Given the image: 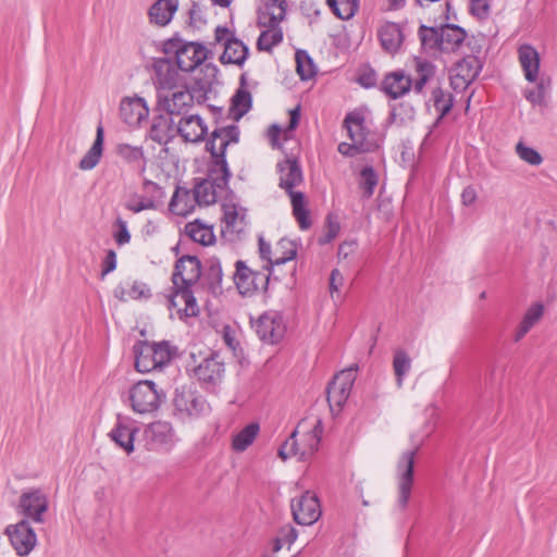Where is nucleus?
Wrapping results in <instances>:
<instances>
[{"instance_id":"nucleus-1","label":"nucleus","mask_w":557,"mask_h":557,"mask_svg":"<svg viewBox=\"0 0 557 557\" xmlns=\"http://www.w3.org/2000/svg\"><path fill=\"white\" fill-rule=\"evenodd\" d=\"M322 433L323 428L320 419H304L282 444L278 456L283 460L293 456H297L299 460L308 459L318 450Z\"/></svg>"},{"instance_id":"nucleus-2","label":"nucleus","mask_w":557,"mask_h":557,"mask_svg":"<svg viewBox=\"0 0 557 557\" xmlns=\"http://www.w3.org/2000/svg\"><path fill=\"white\" fill-rule=\"evenodd\" d=\"M280 183L278 186L290 197L293 214L301 230L311 226L309 212L306 209L305 195L301 191H295L294 188L304 181L301 168L296 159L286 158L276 165Z\"/></svg>"},{"instance_id":"nucleus-3","label":"nucleus","mask_w":557,"mask_h":557,"mask_svg":"<svg viewBox=\"0 0 557 557\" xmlns=\"http://www.w3.org/2000/svg\"><path fill=\"white\" fill-rule=\"evenodd\" d=\"M286 14L285 0H265L258 11V25L262 28L257 40V47L262 51H271L283 40L280 23Z\"/></svg>"},{"instance_id":"nucleus-4","label":"nucleus","mask_w":557,"mask_h":557,"mask_svg":"<svg viewBox=\"0 0 557 557\" xmlns=\"http://www.w3.org/2000/svg\"><path fill=\"white\" fill-rule=\"evenodd\" d=\"M231 172L226 160L211 161L208 177L197 182L193 191L199 206H209L227 191Z\"/></svg>"},{"instance_id":"nucleus-5","label":"nucleus","mask_w":557,"mask_h":557,"mask_svg":"<svg viewBox=\"0 0 557 557\" xmlns=\"http://www.w3.org/2000/svg\"><path fill=\"white\" fill-rule=\"evenodd\" d=\"M175 354V347L169 342H138L134 346L135 368L147 373L166 366Z\"/></svg>"},{"instance_id":"nucleus-6","label":"nucleus","mask_w":557,"mask_h":557,"mask_svg":"<svg viewBox=\"0 0 557 557\" xmlns=\"http://www.w3.org/2000/svg\"><path fill=\"white\" fill-rule=\"evenodd\" d=\"M127 399L134 412L147 414L159 409L165 399V394L154 382L144 380L129 387Z\"/></svg>"},{"instance_id":"nucleus-7","label":"nucleus","mask_w":557,"mask_h":557,"mask_svg":"<svg viewBox=\"0 0 557 557\" xmlns=\"http://www.w3.org/2000/svg\"><path fill=\"white\" fill-rule=\"evenodd\" d=\"M419 445L413 448L407 449L401 453L396 463V490L397 499L396 506L404 510L409 504L412 488H413V468L416 455L418 453Z\"/></svg>"},{"instance_id":"nucleus-8","label":"nucleus","mask_w":557,"mask_h":557,"mask_svg":"<svg viewBox=\"0 0 557 557\" xmlns=\"http://www.w3.org/2000/svg\"><path fill=\"white\" fill-rule=\"evenodd\" d=\"M166 52H174L175 62L182 72H193L208 58L209 50L199 42L173 39L166 44Z\"/></svg>"},{"instance_id":"nucleus-9","label":"nucleus","mask_w":557,"mask_h":557,"mask_svg":"<svg viewBox=\"0 0 557 557\" xmlns=\"http://www.w3.org/2000/svg\"><path fill=\"white\" fill-rule=\"evenodd\" d=\"M145 447L150 451L169 453L177 443L172 424L168 421H154L145 426L143 432Z\"/></svg>"},{"instance_id":"nucleus-10","label":"nucleus","mask_w":557,"mask_h":557,"mask_svg":"<svg viewBox=\"0 0 557 557\" xmlns=\"http://www.w3.org/2000/svg\"><path fill=\"white\" fill-rule=\"evenodd\" d=\"M175 416L181 420L198 419L210 413L206 398L189 389H176L173 400Z\"/></svg>"},{"instance_id":"nucleus-11","label":"nucleus","mask_w":557,"mask_h":557,"mask_svg":"<svg viewBox=\"0 0 557 557\" xmlns=\"http://www.w3.org/2000/svg\"><path fill=\"white\" fill-rule=\"evenodd\" d=\"M224 363L218 355L205 358L193 369L194 377L201 387L210 393H218L224 379Z\"/></svg>"},{"instance_id":"nucleus-12","label":"nucleus","mask_w":557,"mask_h":557,"mask_svg":"<svg viewBox=\"0 0 557 557\" xmlns=\"http://www.w3.org/2000/svg\"><path fill=\"white\" fill-rule=\"evenodd\" d=\"M181 70L175 61L169 58H157L151 62V79L159 92L171 91L182 81Z\"/></svg>"},{"instance_id":"nucleus-13","label":"nucleus","mask_w":557,"mask_h":557,"mask_svg":"<svg viewBox=\"0 0 557 557\" xmlns=\"http://www.w3.org/2000/svg\"><path fill=\"white\" fill-rule=\"evenodd\" d=\"M297 255V247L293 240L281 239L274 251L271 245L259 237V256L262 261L263 270H272L274 265H281L293 260Z\"/></svg>"},{"instance_id":"nucleus-14","label":"nucleus","mask_w":557,"mask_h":557,"mask_svg":"<svg viewBox=\"0 0 557 557\" xmlns=\"http://www.w3.org/2000/svg\"><path fill=\"white\" fill-rule=\"evenodd\" d=\"M168 309L171 318L180 320L196 317L199 313L194 293L187 286L173 285V292L168 297Z\"/></svg>"},{"instance_id":"nucleus-15","label":"nucleus","mask_w":557,"mask_h":557,"mask_svg":"<svg viewBox=\"0 0 557 557\" xmlns=\"http://www.w3.org/2000/svg\"><path fill=\"white\" fill-rule=\"evenodd\" d=\"M48 506L47 494L39 488H30L21 494L18 512L35 523H42Z\"/></svg>"},{"instance_id":"nucleus-16","label":"nucleus","mask_w":557,"mask_h":557,"mask_svg":"<svg viewBox=\"0 0 557 557\" xmlns=\"http://www.w3.org/2000/svg\"><path fill=\"white\" fill-rule=\"evenodd\" d=\"M344 127L352 143H356L361 150H373L377 147L375 136L366 123L362 112L352 111L344 120Z\"/></svg>"},{"instance_id":"nucleus-17","label":"nucleus","mask_w":557,"mask_h":557,"mask_svg":"<svg viewBox=\"0 0 557 557\" xmlns=\"http://www.w3.org/2000/svg\"><path fill=\"white\" fill-rule=\"evenodd\" d=\"M5 534L20 557L28 556L37 545V535L26 519L8 525Z\"/></svg>"},{"instance_id":"nucleus-18","label":"nucleus","mask_w":557,"mask_h":557,"mask_svg":"<svg viewBox=\"0 0 557 557\" xmlns=\"http://www.w3.org/2000/svg\"><path fill=\"white\" fill-rule=\"evenodd\" d=\"M259 338L267 344L281 341L286 332L284 317L278 311H267L252 324Z\"/></svg>"},{"instance_id":"nucleus-19","label":"nucleus","mask_w":557,"mask_h":557,"mask_svg":"<svg viewBox=\"0 0 557 557\" xmlns=\"http://www.w3.org/2000/svg\"><path fill=\"white\" fill-rule=\"evenodd\" d=\"M356 379L352 369L343 370L337 373L327 387V401L332 411H339L347 401Z\"/></svg>"},{"instance_id":"nucleus-20","label":"nucleus","mask_w":557,"mask_h":557,"mask_svg":"<svg viewBox=\"0 0 557 557\" xmlns=\"http://www.w3.org/2000/svg\"><path fill=\"white\" fill-rule=\"evenodd\" d=\"M119 114L128 127L139 128L149 116V108L146 100L137 95L123 97L120 101Z\"/></svg>"},{"instance_id":"nucleus-21","label":"nucleus","mask_w":557,"mask_h":557,"mask_svg":"<svg viewBox=\"0 0 557 557\" xmlns=\"http://www.w3.org/2000/svg\"><path fill=\"white\" fill-rule=\"evenodd\" d=\"M290 507L294 520L301 525H311L321 516L319 499L309 491L293 498Z\"/></svg>"},{"instance_id":"nucleus-22","label":"nucleus","mask_w":557,"mask_h":557,"mask_svg":"<svg viewBox=\"0 0 557 557\" xmlns=\"http://www.w3.org/2000/svg\"><path fill=\"white\" fill-rule=\"evenodd\" d=\"M239 138V128L236 125L215 128L206 147L211 154V161L220 162L225 159V151L230 144H236Z\"/></svg>"},{"instance_id":"nucleus-23","label":"nucleus","mask_w":557,"mask_h":557,"mask_svg":"<svg viewBox=\"0 0 557 557\" xmlns=\"http://www.w3.org/2000/svg\"><path fill=\"white\" fill-rule=\"evenodd\" d=\"M159 106L166 111L169 115H189V110L193 108V96L189 95V89L159 92L157 95Z\"/></svg>"},{"instance_id":"nucleus-24","label":"nucleus","mask_w":557,"mask_h":557,"mask_svg":"<svg viewBox=\"0 0 557 557\" xmlns=\"http://www.w3.org/2000/svg\"><path fill=\"white\" fill-rule=\"evenodd\" d=\"M201 275V265L197 257L184 256L180 258L175 264L172 275L174 286H187L191 288Z\"/></svg>"},{"instance_id":"nucleus-25","label":"nucleus","mask_w":557,"mask_h":557,"mask_svg":"<svg viewBox=\"0 0 557 557\" xmlns=\"http://www.w3.org/2000/svg\"><path fill=\"white\" fill-rule=\"evenodd\" d=\"M518 60L523 76L529 83H534L542 77H547L541 72V57L533 46L529 44L521 45L518 48Z\"/></svg>"},{"instance_id":"nucleus-26","label":"nucleus","mask_w":557,"mask_h":557,"mask_svg":"<svg viewBox=\"0 0 557 557\" xmlns=\"http://www.w3.org/2000/svg\"><path fill=\"white\" fill-rule=\"evenodd\" d=\"M138 432L136 422L129 417L117 416L114 428L110 431L111 440L127 454L134 451V438Z\"/></svg>"},{"instance_id":"nucleus-27","label":"nucleus","mask_w":557,"mask_h":557,"mask_svg":"<svg viewBox=\"0 0 557 557\" xmlns=\"http://www.w3.org/2000/svg\"><path fill=\"white\" fill-rule=\"evenodd\" d=\"M177 133L185 141L199 143L208 134V126L199 114H189L180 119Z\"/></svg>"},{"instance_id":"nucleus-28","label":"nucleus","mask_w":557,"mask_h":557,"mask_svg":"<svg viewBox=\"0 0 557 557\" xmlns=\"http://www.w3.org/2000/svg\"><path fill=\"white\" fill-rule=\"evenodd\" d=\"M382 48L389 54H395L404 41L403 29L399 24L386 22L377 30Z\"/></svg>"},{"instance_id":"nucleus-29","label":"nucleus","mask_w":557,"mask_h":557,"mask_svg":"<svg viewBox=\"0 0 557 557\" xmlns=\"http://www.w3.org/2000/svg\"><path fill=\"white\" fill-rule=\"evenodd\" d=\"M197 205L194 191L178 186L171 198L169 210L173 214L185 216L191 213Z\"/></svg>"},{"instance_id":"nucleus-30","label":"nucleus","mask_w":557,"mask_h":557,"mask_svg":"<svg viewBox=\"0 0 557 557\" xmlns=\"http://www.w3.org/2000/svg\"><path fill=\"white\" fill-rule=\"evenodd\" d=\"M413 87L412 79L404 72H393L383 81L384 91L394 99H397L407 94Z\"/></svg>"},{"instance_id":"nucleus-31","label":"nucleus","mask_w":557,"mask_h":557,"mask_svg":"<svg viewBox=\"0 0 557 557\" xmlns=\"http://www.w3.org/2000/svg\"><path fill=\"white\" fill-rule=\"evenodd\" d=\"M178 8L177 0H157L149 9L150 22L158 26L168 25Z\"/></svg>"},{"instance_id":"nucleus-32","label":"nucleus","mask_w":557,"mask_h":557,"mask_svg":"<svg viewBox=\"0 0 557 557\" xmlns=\"http://www.w3.org/2000/svg\"><path fill=\"white\" fill-rule=\"evenodd\" d=\"M173 136L174 127L172 119L164 114L154 116L149 129V137L160 145H166Z\"/></svg>"},{"instance_id":"nucleus-33","label":"nucleus","mask_w":557,"mask_h":557,"mask_svg":"<svg viewBox=\"0 0 557 557\" xmlns=\"http://www.w3.org/2000/svg\"><path fill=\"white\" fill-rule=\"evenodd\" d=\"M440 50L444 52L454 51L465 40V30L457 25H445L440 27Z\"/></svg>"},{"instance_id":"nucleus-34","label":"nucleus","mask_w":557,"mask_h":557,"mask_svg":"<svg viewBox=\"0 0 557 557\" xmlns=\"http://www.w3.org/2000/svg\"><path fill=\"white\" fill-rule=\"evenodd\" d=\"M104 132L103 127L99 125L96 132V138L92 146L84 154L79 161V169L83 171H90L99 163L103 152Z\"/></svg>"},{"instance_id":"nucleus-35","label":"nucleus","mask_w":557,"mask_h":557,"mask_svg":"<svg viewBox=\"0 0 557 557\" xmlns=\"http://www.w3.org/2000/svg\"><path fill=\"white\" fill-rule=\"evenodd\" d=\"M186 235L195 243L209 246L214 243L215 236L212 226L195 220L185 226Z\"/></svg>"},{"instance_id":"nucleus-36","label":"nucleus","mask_w":557,"mask_h":557,"mask_svg":"<svg viewBox=\"0 0 557 557\" xmlns=\"http://www.w3.org/2000/svg\"><path fill=\"white\" fill-rule=\"evenodd\" d=\"M544 314V306L541 302H535L528 308L523 318L515 333V341H521L530 330L542 319Z\"/></svg>"},{"instance_id":"nucleus-37","label":"nucleus","mask_w":557,"mask_h":557,"mask_svg":"<svg viewBox=\"0 0 557 557\" xmlns=\"http://www.w3.org/2000/svg\"><path fill=\"white\" fill-rule=\"evenodd\" d=\"M224 223L226 231L240 233L246 225V210L237 205H224Z\"/></svg>"},{"instance_id":"nucleus-38","label":"nucleus","mask_w":557,"mask_h":557,"mask_svg":"<svg viewBox=\"0 0 557 557\" xmlns=\"http://www.w3.org/2000/svg\"><path fill=\"white\" fill-rule=\"evenodd\" d=\"M248 47L240 40L227 39L221 61L223 63L243 64L248 55Z\"/></svg>"},{"instance_id":"nucleus-39","label":"nucleus","mask_w":557,"mask_h":557,"mask_svg":"<svg viewBox=\"0 0 557 557\" xmlns=\"http://www.w3.org/2000/svg\"><path fill=\"white\" fill-rule=\"evenodd\" d=\"M260 431V426L256 422L247 424L239 432L234 434L232 440V449L236 453L245 451L256 440Z\"/></svg>"},{"instance_id":"nucleus-40","label":"nucleus","mask_w":557,"mask_h":557,"mask_svg":"<svg viewBox=\"0 0 557 557\" xmlns=\"http://www.w3.org/2000/svg\"><path fill=\"white\" fill-rule=\"evenodd\" d=\"M412 64L416 72L413 89L416 92H421L426 82L434 76L435 66L432 62L423 58H414Z\"/></svg>"},{"instance_id":"nucleus-41","label":"nucleus","mask_w":557,"mask_h":557,"mask_svg":"<svg viewBox=\"0 0 557 557\" xmlns=\"http://www.w3.org/2000/svg\"><path fill=\"white\" fill-rule=\"evenodd\" d=\"M251 108V95L246 89H238L232 98V104L230 107L231 116L238 121L242 119Z\"/></svg>"},{"instance_id":"nucleus-42","label":"nucleus","mask_w":557,"mask_h":557,"mask_svg":"<svg viewBox=\"0 0 557 557\" xmlns=\"http://www.w3.org/2000/svg\"><path fill=\"white\" fill-rule=\"evenodd\" d=\"M252 275L253 270L248 268L245 262H236V271L234 273V282L242 295L252 294Z\"/></svg>"},{"instance_id":"nucleus-43","label":"nucleus","mask_w":557,"mask_h":557,"mask_svg":"<svg viewBox=\"0 0 557 557\" xmlns=\"http://www.w3.org/2000/svg\"><path fill=\"white\" fill-rule=\"evenodd\" d=\"M411 363L412 360L406 350L398 348L394 351L393 370L396 376L398 387L403 385L405 376L409 373L411 369Z\"/></svg>"},{"instance_id":"nucleus-44","label":"nucleus","mask_w":557,"mask_h":557,"mask_svg":"<svg viewBox=\"0 0 557 557\" xmlns=\"http://www.w3.org/2000/svg\"><path fill=\"white\" fill-rule=\"evenodd\" d=\"M327 5L338 18L350 20L358 11L359 0H326Z\"/></svg>"},{"instance_id":"nucleus-45","label":"nucleus","mask_w":557,"mask_h":557,"mask_svg":"<svg viewBox=\"0 0 557 557\" xmlns=\"http://www.w3.org/2000/svg\"><path fill=\"white\" fill-rule=\"evenodd\" d=\"M533 84H535V86L527 88L523 95L532 106H542L549 90L550 79L549 77H542Z\"/></svg>"},{"instance_id":"nucleus-46","label":"nucleus","mask_w":557,"mask_h":557,"mask_svg":"<svg viewBox=\"0 0 557 557\" xmlns=\"http://www.w3.org/2000/svg\"><path fill=\"white\" fill-rule=\"evenodd\" d=\"M432 101L438 116L434 126L438 125L442 119L450 111L453 107V97L450 94L445 92L442 88H435L432 91Z\"/></svg>"},{"instance_id":"nucleus-47","label":"nucleus","mask_w":557,"mask_h":557,"mask_svg":"<svg viewBox=\"0 0 557 557\" xmlns=\"http://www.w3.org/2000/svg\"><path fill=\"white\" fill-rule=\"evenodd\" d=\"M116 153L124 161L140 165L144 163V150L140 146H132L129 144H119L116 147Z\"/></svg>"},{"instance_id":"nucleus-48","label":"nucleus","mask_w":557,"mask_h":557,"mask_svg":"<svg viewBox=\"0 0 557 557\" xmlns=\"http://www.w3.org/2000/svg\"><path fill=\"white\" fill-rule=\"evenodd\" d=\"M125 208L133 213H139L145 210L156 209V202L150 197L133 194L126 199Z\"/></svg>"},{"instance_id":"nucleus-49","label":"nucleus","mask_w":557,"mask_h":557,"mask_svg":"<svg viewBox=\"0 0 557 557\" xmlns=\"http://www.w3.org/2000/svg\"><path fill=\"white\" fill-rule=\"evenodd\" d=\"M296 69L301 79H310L314 75V65L306 51L296 52Z\"/></svg>"},{"instance_id":"nucleus-50","label":"nucleus","mask_w":557,"mask_h":557,"mask_svg":"<svg viewBox=\"0 0 557 557\" xmlns=\"http://www.w3.org/2000/svg\"><path fill=\"white\" fill-rule=\"evenodd\" d=\"M377 184V176L371 166L364 168L360 173V188L363 190L364 197L369 198L373 195Z\"/></svg>"},{"instance_id":"nucleus-51","label":"nucleus","mask_w":557,"mask_h":557,"mask_svg":"<svg viewBox=\"0 0 557 557\" xmlns=\"http://www.w3.org/2000/svg\"><path fill=\"white\" fill-rule=\"evenodd\" d=\"M516 153L522 161L530 165L536 166L543 162L542 156L535 149L525 146L522 141L516 145Z\"/></svg>"},{"instance_id":"nucleus-52","label":"nucleus","mask_w":557,"mask_h":557,"mask_svg":"<svg viewBox=\"0 0 557 557\" xmlns=\"http://www.w3.org/2000/svg\"><path fill=\"white\" fill-rule=\"evenodd\" d=\"M440 28H428L425 26L421 27L420 38L422 46L425 48H436L440 50V37H438Z\"/></svg>"},{"instance_id":"nucleus-53","label":"nucleus","mask_w":557,"mask_h":557,"mask_svg":"<svg viewBox=\"0 0 557 557\" xmlns=\"http://www.w3.org/2000/svg\"><path fill=\"white\" fill-rule=\"evenodd\" d=\"M127 285L129 288L128 295L131 296V299H147L151 296L149 286L144 282L134 281Z\"/></svg>"},{"instance_id":"nucleus-54","label":"nucleus","mask_w":557,"mask_h":557,"mask_svg":"<svg viewBox=\"0 0 557 557\" xmlns=\"http://www.w3.org/2000/svg\"><path fill=\"white\" fill-rule=\"evenodd\" d=\"M115 227L116 230L113 233L115 243L120 246L128 244L131 240V234L126 221L122 220L121 218L116 219Z\"/></svg>"},{"instance_id":"nucleus-55","label":"nucleus","mask_w":557,"mask_h":557,"mask_svg":"<svg viewBox=\"0 0 557 557\" xmlns=\"http://www.w3.org/2000/svg\"><path fill=\"white\" fill-rule=\"evenodd\" d=\"M271 270L255 271L252 275V293L267 290L270 281Z\"/></svg>"},{"instance_id":"nucleus-56","label":"nucleus","mask_w":557,"mask_h":557,"mask_svg":"<svg viewBox=\"0 0 557 557\" xmlns=\"http://www.w3.org/2000/svg\"><path fill=\"white\" fill-rule=\"evenodd\" d=\"M344 284V276L339 270L334 269L330 275V294L332 298L339 297L341 287Z\"/></svg>"},{"instance_id":"nucleus-57","label":"nucleus","mask_w":557,"mask_h":557,"mask_svg":"<svg viewBox=\"0 0 557 557\" xmlns=\"http://www.w3.org/2000/svg\"><path fill=\"white\" fill-rule=\"evenodd\" d=\"M339 231V223L337 221H332L331 219H329L324 235L320 238V244L324 245L331 243L335 237H337Z\"/></svg>"},{"instance_id":"nucleus-58","label":"nucleus","mask_w":557,"mask_h":557,"mask_svg":"<svg viewBox=\"0 0 557 557\" xmlns=\"http://www.w3.org/2000/svg\"><path fill=\"white\" fill-rule=\"evenodd\" d=\"M116 269V253L113 250H109L103 260V268L101 271L102 278Z\"/></svg>"},{"instance_id":"nucleus-59","label":"nucleus","mask_w":557,"mask_h":557,"mask_svg":"<svg viewBox=\"0 0 557 557\" xmlns=\"http://www.w3.org/2000/svg\"><path fill=\"white\" fill-rule=\"evenodd\" d=\"M338 151L343 156L346 157H355L356 154L360 152H366L367 150H361V147H359L356 143H341L338 145Z\"/></svg>"},{"instance_id":"nucleus-60","label":"nucleus","mask_w":557,"mask_h":557,"mask_svg":"<svg viewBox=\"0 0 557 557\" xmlns=\"http://www.w3.org/2000/svg\"><path fill=\"white\" fill-rule=\"evenodd\" d=\"M189 18L190 24L194 26L199 27L200 25L205 24L206 20L203 17L202 10L199 4L194 3L189 10Z\"/></svg>"},{"instance_id":"nucleus-61","label":"nucleus","mask_w":557,"mask_h":557,"mask_svg":"<svg viewBox=\"0 0 557 557\" xmlns=\"http://www.w3.org/2000/svg\"><path fill=\"white\" fill-rule=\"evenodd\" d=\"M278 537L283 539L285 545L290 546L297 539V532L293 527L287 525L281 529Z\"/></svg>"},{"instance_id":"nucleus-62","label":"nucleus","mask_w":557,"mask_h":557,"mask_svg":"<svg viewBox=\"0 0 557 557\" xmlns=\"http://www.w3.org/2000/svg\"><path fill=\"white\" fill-rule=\"evenodd\" d=\"M468 65L467 61L460 63L457 67V76H460L466 85H468L478 75V69L469 70L463 74L465 67Z\"/></svg>"},{"instance_id":"nucleus-63","label":"nucleus","mask_w":557,"mask_h":557,"mask_svg":"<svg viewBox=\"0 0 557 557\" xmlns=\"http://www.w3.org/2000/svg\"><path fill=\"white\" fill-rule=\"evenodd\" d=\"M471 1V12L479 16L484 17L487 15L488 5L484 0H470Z\"/></svg>"},{"instance_id":"nucleus-64","label":"nucleus","mask_w":557,"mask_h":557,"mask_svg":"<svg viewBox=\"0 0 557 557\" xmlns=\"http://www.w3.org/2000/svg\"><path fill=\"white\" fill-rule=\"evenodd\" d=\"M476 200V191L474 187L467 186L461 193V201L465 206H472Z\"/></svg>"}]
</instances>
